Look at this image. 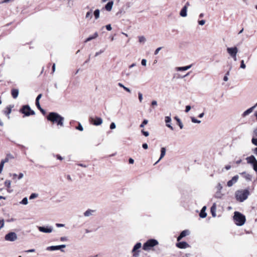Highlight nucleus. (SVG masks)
Wrapping results in <instances>:
<instances>
[{"instance_id":"4be33fe9","label":"nucleus","mask_w":257,"mask_h":257,"mask_svg":"<svg viewBox=\"0 0 257 257\" xmlns=\"http://www.w3.org/2000/svg\"><path fill=\"white\" fill-rule=\"evenodd\" d=\"M206 209V206H203L202 207V209L201 210V211H200V212L199 213V216L201 218H205L206 217L207 213L205 212Z\"/></svg>"},{"instance_id":"c756f323","label":"nucleus","mask_w":257,"mask_h":257,"mask_svg":"<svg viewBox=\"0 0 257 257\" xmlns=\"http://www.w3.org/2000/svg\"><path fill=\"white\" fill-rule=\"evenodd\" d=\"M118 85L121 87V88H123L124 89V90H125L126 91H127V92L128 93H131V90L128 87H125L123 84H122V83H118Z\"/></svg>"},{"instance_id":"09e8293b","label":"nucleus","mask_w":257,"mask_h":257,"mask_svg":"<svg viewBox=\"0 0 257 257\" xmlns=\"http://www.w3.org/2000/svg\"><path fill=\"white\" fill-rule=\"evenodd\" d=\"M257 137V127H255L253 131V138Z\"/></svg>"},{"instance_id":"6e6d98bb","label":"nucleus","mask_w":257,"mask_h":257,"mask_svg":"<svg viewBox=\"0 0 257 257\" xmlns=\"http://www.w3.org/2000/svg\"><path fill=\"white\" fill-rule=\"evenodd\" d=\"M105 27L107 31H111L112 30V28L110 24L107 25L105 26Z\"/></svg>"},{"instance_id":"dca6fc26","label":"nucleus","mask_w":257,"mask_h":257,"mask_svg":"<svg viewBox=\"0 0 257 257\" xmlns=\"http://www.w3.org/2000/svg\"><path fill=\"white\" fill-rule=\"evenodd\" d=\"M165 121L166 122V126L170 128L171 130H173L174 128L171 124V118L170 116H167L165 117Z\"/></svg>"},{"instance_id":"2f4dec72","label":"nucleus","mask_w":257,"mask_h":257,"mask_svg":"<svg viewBox=\"0 0 257 257\" xmlns=\"http://www.w3.org/2000/svg\"><path fill=\"white\" fill-rule=\"evenodd\" d=\"M36 105L37 106V108L40 110V111L43 114H45L46 113V111L44 109H43L40 104V103H36Z\"/></svg>"},{"instance_id":"680f3d73","label":"nucleus","mask_w":257,"mask_h":257,"mask_svg":"<svg viewBox=\"0 0 257 257\" xmlns=\"http://www.w3.org/2000/svg\"><path fill=\"white\" fill-rule=\"evenodd\" d=\"M35 251V249H30L28 250H25V252L29 253V252H34Z\"/></svg>"},{"instance_id":"c9c22d12","label":"nucleus","mask_w":257,"mask_h":257,"mask_svg":"<svg viewBox=\"0 0 257 257\" xmlns=\"http://www.w3.org/2000/svg\"><path fill=\"white\" fill-rule=\"evenodd\" d=\"M28 198L27 197L24 198L22 199V200L21 201V202H20V203L24 204V205H27L28 204Z\"/></svg>"},{"instance_id":"052dcab7","label":"nucleus","mask_w":257,"mask_h":257,"mask_svg":"<svg viewBox=\"0 0 257 257\" xmlns=\"http://www.w3.org/2000/svg\"><path fill=\"white\" fill-rule=\"evenodd\" d=\"M162 47H159L155 51L154 54L157 55L159 53V52L161 50Z\"/></svg>"},{"instance_id":"e2e57ef3","label":"nucleus","mask_w":257,"mask_h":257,"mask_svg":"<svg viewBox=\"0 0 257 257\" xmlns=\"http://www.w3.org/2000/svg\"><path fill=\"white\" fill-rule=\"evenodd\" d=\"M9 161V159L8 157H6L4 160H2L1 162H4V164L7 162H8Z\"/></svg>"},{"instance_id":"864d4df0","label":"nucleus","mask_w":257,"mask_h":257,"mask_svg":"<svg viewBox=\"0 0 257 257\" xmlns=\"http://www.w3.org/2000/svg\"><path fill=\"white\" fill-rule=\"evenodd\" d=\"M4 162H1L0 163V173H1L3 171V168H4Z\"/></svg>"},{"instance_id":"13d9d810","label":"nucleus","mask_w":257,"mask_h":257,"mask_svg":"<svg viewBox=\"0 0 257 257\" xmlns=\"http://www.w3.org/2000/svg\"><path fill=\"white\" fill-rule=\"evenodd\" d=\"M104 52V50H101L99 52H97L95 53V56L97 57L100 54Z\"/></svg>"},{"instance_id":"3c124183","label":"nucleus","mask_w":257,"mask_h":257,"mask_svg":"<svg viewBox=\"0 0 257 257\" xmlns=\"http://www.w3.org/2000/svg\"><path fill=\"white\" fill-rule=\"evenodd\" d=\"M54 157H55L57 158V159L60 160H62L63 158L59 155H53Z\"/></svg>"},{"instance_id":"f3484780","label":"nucleus","mask_w":257,"mask_h":257,"mask_svg":"<svg viewBox=\"0 0 257 257\" xmlns=\"http://www.w3.org/2000/svg\"><path fill=\"white\" fill-rule=\"evenodd\" d=\"M189 234V231L188 230H184L182 231L180 235L177 237V241L180 240L182 238L184 237L186 235Z\"/></svg>"},{"instance_id":"ddd939ff","label":"nucleus","mask_w":257,"mask_h":257,"mask_svg":"<svg viewBox=\"0 0 257 257\" xmlns=\"http://www.w3.org/2000/svg\"><path fill=\"white\" fill-rule=\"evenodd\" d=\"M227 52L231 57L237 54L238 52V49L236 47L227 48Z\"/></svg>"},{"instance_id":"f03ea898","label":"nucleus","mask_w":257,"mask_h":257,"mask_svg":"<svg viewBox=\"0 0 257 257\" xmlns=\"http://www.w3.org/2000/svg\"><path fill=\"white\" fill-rule=\"evenodd\" d=\"M249 195V191L248 189L238 190L235 192V196L236 200L240 202L245 200Z\"/></svg>"},{"instance_id":"a211bd4d","label":"nucleus","mask_w":257,"mask_h":257,"mask_svg":"<svg viewBox=\"0 0 257 257\" xmlns=\"http://www.w3.org/2000/svg\"><path fill=\"white\" fill-rule=\"evenodd\" d=\"M255 108V106L253 105V106L247 109V110H246L245 111H244L243 112V113L242 114V116L245 117L246 116L248 115V114H249L250 113H251L252 112V111L253 110V109Z\"/></svg>"},{"instance_id":"c03bdc74","label":"nucleus","mask_w":257,"mask_h":257,"mask_svg":"<svg viewBox=\"0 0 257 257\" xmlns=\"http://www.w3.org/2000/svg\"><path fill=\"white\" fill-rule=\"evenodd\" d=\"M141 133L143 134L144 136L145 137H148L149 136V133L148 131H145L144 130H142L141 131Z\"/></svg>"},{"instance_id":"2eb2a0df","label":"nucleus","mask_w":257,"mask_h":257,"mask_svg":"<svg viewBox=\"0 0 257 257\" xmlns=\"http://www.w3.org/2000/svg\"><path fill=\"white\" fill-rule=\"evenodd\" d=\"M176 246L179 248H186L189 247V245L185 241H181L176 243Z\"/></svg>"},{"instance_id":"412c9836","label":"nucleus","mask_w":257,"mask_h":257,"mask_svg":"<svg viewBox=\"0 0 257 257\" xmlns=\"http://www.w3.org/2000/svg\"><path fill=\"white\" fill-rule=\"evenodd\" d=\"M19 93V91L18 89L14 88L11 90V94L14 99L18 97Z\"/></svg>"},{"instance_id":"8fccbe9b","label":"nucleus","mask_w":257,"mask_h":257,"mask_svg":"<svg viewBox=\"0 0 257 257\" xmlns=\"http://www.w3.org/2000/svg\"><path fill=\"white\" fill-rule=\"evenodd\" d=\"M116 127V125L114 122H111L110 125V128L111 130L114 129Z\"/></svg>"},{"instance_id":"4d7b16f0","label":"nucleus","mask_w":257,"mask_h":257,"mask_svg":"<svg viewBox=\"0 0 257 257\" xmlns=\"http://www.w3.org/2000/svg\"><path fill=\"white\" fill-rule=\"evenodd\" d=\"M191 106L190 105H187L186 106V107H185V112H188L190 111V110L191 109Z\"/></svg>"},{"instance_id":"7ed1b4c3","label":"nucleus","mask_w":257,"mask_h":257,"mask_svg":"<svg viewBox=\"0 0 257 257\" xmlns=\"http://www.w3.org/2000/svg\"><path fill=\"white\" fill-rule=\"evenodd\" d=\"M233 219L235 224L238 226L243 225L245 222V217L241 213L235 211L234 213Z\"/></svg>"},{"instance_id":"0e129e2a","label":"nucleus","mask_w":257,"mask_h":257,"mask_svg":"<svg viewBox=\"0 0 257 257\" xmlns=\"http://www.w3.org/2000/svg\"><path fill=\"white\" fill-rule=\"evenodd\" d=\"M142 147L144 149H147L148 148V145L146 143H144L142 145Z\"/></svg>"},{"instance_id":"ea45409f","label":"nucleus","mask_w":257,"mask_h":257,"mask_svg":"<svg viewBox=\"0 0 257 257\" xmlns=\"http://www.w3.org/2000/svg\"><path fill=\"white\" fill-rule=\"evenodd\" d=\"M148 122V120L147 119H144L142 123L140 124V127L142 128L144 127L145 125L147 124Z\"/></svg>"},{"instance_id":"393cba45","label":"nucleus","mask_w":257,"mask_h":257,"mask_svg":"<svg viewBox=\"0 0 257 257\" xmlns=\"http://www.w3.org/2000/svg\"><path fill=\"white\" fill-rule=\"evenodd\" d=\"M113 5V2L112 1L109 2L105 6V9L107 11H110L112 10V6Z\"/></svg>"},{"instance_id":"a18cd8bd","label":"nucleus","mask_w":257,"mask_h":257,"mask_svg":"<svg viewBox=\"0 0 257 257\" xmlns=\"http://www.w3.org/2000/svg\"><path fill=\"white\" fill-rule=\"evenodd\" d=\"M138 97L140 102H141L143 100V94L140 92L138 93Z\"/></svg>"},{"instance_id":"a19ab883","label":"nucleus","mask_w":257,"mask_h":257,"mask_svg":"<svg viewBox=\"0 0 257 257\" xmlns=\"http://www.w3.org/2000/svg\"><path fill=\"white\" fill-rule=\"evenodd\" d=\"M240 67L241 69H245L246 68V65L244 64V62L243 60H242L240 62Z\"/></svg>"},{"instance_id":"37998d69","label":"nucleus","mask_w":257,"mask_h":257,"mask_svg":"<svg viewBox=\"0 0 257 257\" xmlns=\"http://www.w3.org/2000/svg\"><path fill=\"white\" fill-rule=\"evenodd\" d=\"M251 143L257 147V138H252L251 139Z\"/></svg>"},{"instance_id":"72a5a7b5","label":"nucleus","mask_w":257,"mask_h":257,"mask_svg":"<svg viewBox=\"0 0 257 257\" xmlns=\"http://www.w3.org/2000/svg\"><path fill=\"white\" fill-rule=\"evenodd\" d=\"M92 10H91L90 11L87 12L86 16H85L86 19L89 18L90 19H91L92 18Z\"/></svg>"},{"instance_id":"1a4fd4ad","label":"nucleus","mask_w":257,"mask_h":257,"mask_svg":"<svg viewBox=\"0 0 257 257\" xmlns=\"http://www.w3.org/2000/svg\"><path fill=\"white\" fill-rule=\"evenodd\" d=\"M17 235L14 232H10L5 236V239L9 241H14L17 240Z\"/></svg>"},{"instance_id":"6e6552de","label":"nucleus","mask_w":257,"mask_h":257,"mask_svg":"<svg viewBox=\"0 0 257 257\" xmlns=\"http://www.w3.org/2000/svg\"><path fill=\"white\" fill-rule=\"evenodd\" d=\"M142 247V243L141 242L137 243L133 247L132 250L133 257H139L141 251V248Z\"/></svg>"},{"instance_id":"69168bd1","label":"nucleus","mask_w":257,"mask_h":257,"mask_svg":"<svg viewBox=\"0 0 257 257\" xmlns=\"http://www.w3.org/2000/svg\"><path fill=\"white\" fill-rule=\"evenodd\" d=\"M56 226L58 227H64V224H61V223H56Z\"/></svg>"},{"instance_id":"473e14b6","label":"nucleus","mask_w":257,"mask_h":257,"mask_svg":"<svg viewBox=\"0 0 257 257\" xmlns=\"http://www.w3.org/2000/svg\"><path fill=\"white\" fill-rule=\"evenodd\" d=\"M11 111H12V107L10 106H9L7 107L6 110H5V111H4V113L6 115H9V114H10L11 113Z\"/></svg>"},{"instance_id":"0eeeda50","label":"nucleus","mask_w":257,"mask_h":257,"mask_svg":"<svg viewBox=\"0 0 257 257\" xmlns=\"http://www.w3.org/2000/svg\"><path fill=\"white\" fill-rule=\"evenodd\" d=\"M248 164L252 165L253 170L257 172V160L253 155H251L246 158Z\"/></svg>"},{"instance_id":"5fc2aeb1","label":"nucleus","mask_w":257,"mask_h":257,"mask_svg":"<svg viewBox=\"0 0 257 257\" xmlns=\"http://www.w3.org/2000/svg\"><path fill=\"white\" fill-rule=\"evenodd\" d=\"M141 64L143 66H146L147 65V60L145 59L142 60Z\"/></svg>"},{"instance_id":"423d86ee","label":"nucleus","mask_w":257,"mask_h":257,"mask_svg":"<svg viewBox=\"0 0 257 257\" xmlns=\"http://www.w3.org/2000/svg\"><path fill=\"white\" fill-rule=\"evenodd\" d=\"M216 192L214 195V197L217 199H221L224 195L222 193L223 185L220 183H218L215 187Z\"/></svg>"},{"instance_id":"9d476101","label":"nucleus","mask_w":257,"mask_h":257,"mask_svg":"<svg viewBox=\"0 0 257 257\" xmlns=\"http://www.w3.org/2000/svg\"><path fill=\"white\" fill-rule=\"evenodd\" d=\"M66 247L65 244H61L59 245H53V246H48L46 248V250L48 251H54L56 250H61L62 252H64V250L63 249V248H65Z\"/></svg>"},{"instance_id":"5701e85b","label":"nucleus","mask_w":257,"mask_h":257,"mask_svg":"<svg viewBox=\"0 0 257 257\" xmlns=\"http://www.w3.org/2000/svg\"><path fill=\"white\" fill-rule=\"evenodd\" d=\"M187 9L186 6H184L180 12V15L182 17H186L187 15Z\"/></svg>"},{"instance_id":"b1692460","label":"nucleus","mask_w":257,"mask_h":257,"mask_svg":"<svg viewBox=\"0 0 257 257\" xmlns=\"http://www.w3.org/2000/svg\"><path fill=\"white\" fill-rule=\"evenodd\" d=\"M192 67V65H188L184 67H178L176 68V70L178 71H186Z\"/></svg>"},{"instance_id":"a878e982","label":"nucleus","mask_w":257,"mask_h":257,"mask_svg":"<svg viewBox=\"0 0 257 257\" xmlns=\"http://www.w3.org/2000/svg\"><path fill=\"white\" fill-rule=\"evenodd\" d=\"M216 204L215 203H214L213 204V205L211 206V209H210V211H211L212 216L214 217L216 216Z\"/></svg>"},{"instance_id":"cd10ccee","label":"nucleus","mask_w":257,"mask_h":257,"mask_svg":"<svg viewBox=\"0 0 257 257\" xmlns=\"http://www.w3.org/2000/svg\"><path fill=\"white\" fill-rule=\"evenodd\" d=\"M95 211L93 210H91V209H88L84 213V215L85 216V217H88V216H90L91 215H92V213L94 212Z\"/></svg>"},{"instance_id":"de8ad7c7","label":"nucleus","mask_w":257,"mask_h":257,"mask_svg":"<svg viewBox=\"0 0 257 257\" xmlns=\"http://www.w3.org/2000/svg\"><path fill=\"white\" fill-rule=\"evenodd\" d=\"M229 74V71H227L225 75L223 77V80L224 81H227L228 79L227 76Z\"/></svg>"},{"instance_id":"39448f33","label":"nucleus","mask_w":257,"mask_h":257,"mask_svg":"<svg viewBox=\"0 0 257 257\" xmlns=\"http://www.w3.org/2000/svg\"><path fill=\"white\" fill-rule=\"evenodd\" d=\"M20 112L27 116L35 114V111L31 109L29 105H23L20 109Z\"/></svg>"},{"instance_id":"bf43d9fd","label":"nucleus","mask_w":257,"mask_h":257,"mask_svg":"<svg viewBox=\"0 0 257 257\" xmlns=\"http://www.w3.org/2000/svg\"><path fill=\"white\" fill-rule=\"evenodd\" d=\"M205 23V21L204 20H200V21H198V24L200 25H204Z\"/></svg>"},{"instance_id":"f8f14e48","label":"nucleus","mask_w":257,"mask_h":257,"mask_svg":"<svg viewBox=\"0 0 257 257\" xmlns=\"http://www.w3.org/2000/svg\"><path fill=\"white\" fill-rule=\"evenodd\" d=\"M38 230L42 232L49 233L53 231V228L51 226L47 225L44 226H38Z\"/></svg>"},{"instance_id":"4c0bfd02","label":"nucleus","mask_w":257,"mask_h":257,"mask_svg":"<svg viewBox=\"0 0 257 257\" xmlns=\"http://www.w3.org/2000/svg\"><path fill=\"white\" fill-rule=\"evenodd\" d=\"M38 196V194H37V193H32L31 194V195L30 196V197H29V199L30 200L31 199H33L34 198H37Z\"/></svg>"},{"instance_id":"338daca9","label":"nucleus","mask_w":257,"mask_h":257,"mask_svg":"<svg viewBox=\"0 0 257 257\" xmlns=\"http://www.w3.org/2000/svg\"><path fill=\"white\" fill-rule=\"evenodd\" d=\"M24 177V175L22 173L19 174L18 176V179H21Z\"/></svg>"},{"instance_id":"4468645a","label":"nucleus","mask_w":257,"mask_h":257,"mask_svg":"<svg viewBox=\"0 0 257 257\" xmlns=\"http://www.w3.org/2000/svg\"><path fill=\"white\" fill-rule=\"evenodd\" d=\"M238 179V176L235 175L234 177L232 178V179L228 181L227 183V185L228 187H231L233 184H234L235 183L237 182V180Z\"/></svg>"},{"instance_id":"bb28decb","label":"nucleus","mask_w":257,"mask_h":257,"mask_svg":"<svg viewBox=\"0 0 257 257\" xmlns=\"http://www.w3.org/2000/svg\"><path fill=\"white\" fill-rule=\"evenodd\" d=\"M98 37V33L97 32H95L93 36H89L88 38H87L85 41V42L86 43L87 42H89L93 39H94L95 38H96L97 37Z\"/></svg>"},{"instance_id":"7c9ffc66","label":"nucleus","mask_w":257,"mask_h":257,"mask_svg":"<svg viewBox=\"0 0 257 257\" xmlns=\"http://www.w3.org/2000/svg\"><path fill=\"white\" fill-rule=\"evenodd\" d=\"M100 11L98 9H96L94 12V16L95 19L97 20L99 18Z\"/></svg>"},{"instance_id":"f257e3e1","label":"nucleus","mask_w":257,"mask_h":257,"mask_svg":"<svg viewBox=\"0 0 257 257\" xmlns=\"http://www.w3.org/2000/svg\"><path fill=\"white\" fill-rule=\"evenodd\" d=\"M47 119L53 123H56L58 126H64V118L57 112H50L47 116Z\"/></svg>"},{"instance_id":"603ef678","label":"nucleus","mask_w":257,"mask_h":257,"mask_svg":"<svg viewBox=\"0 0 257 257\" xmlns=\"http://www.w3.org/2000/svg\"><path fill=\"white\" fill-rule=\"evenodd\" d=\"M60 239L61 241H66L68 240V238L66 236L61 237Z\"/></svg>"},{"instance_id":"58836bf2","label":"nucleus","mask_w":257,"mask_h":257,"mask_svg":"<svg viewBox=\"0 0 257 257\" xmlns=\"http://www.w3.org/2000/svg\"><path fill=\"white\" fill-rule=\"evenodd\" d=\"M191 119L192 122L193 123H200L201 122L200 120L196 119L194 117H191Z\"/></svg>"},{"instance_id":"9b49d317","label":"nucleus","mask_w":257,"mask_h":257,"mask_svg":"<svg viewBox=\"0 0 257 257\" xmlns=\"http://www.w3.org/2000/svg\"><path fill=\"white\" fill-rule=\"evenodd\" d=\"M89 122L94 125H99L102 124L103 120L102 119L99 117H90Z\"/></svg>"},{"instance_id":"79ce46f5","label":"nucleus","mask_w":257,"mask_h":257,"mask_svg":"<svg viewBox=\"0 0 257 257\" xmlns=\"http://www.w3.org/2000/svg\"><path fill=\"white\" fill-rule=\"evenodd\" d=\"M76 128L80 131H82L83 130V127L80 123H78V125L76 127Z\"/></svg>"},{"instance_id":"49530a36","label":"nucleus","mask_w":257,"mask_h":257,"mask_svg":"<svg viewBox=\"0 0 257 257\" xmlns=\"http://www.w3.org/2000/svg\"><path fill=\"white\" fill-rule=\"evenodd\" d=\"M42 94H39L36 99V103H40L39 102V100L42 97Z\"/></svg>"},{"instance_id":"774afa93","label":"nucleus","mask_w":257,"mask_h":257,"mask_svg":"<svg viewBox=\"0 0 257 257\" xmlns=\"http://www.w3.org/2000/svg\"><path fill=\"white\" fill-rule=\"evenodd\" d=\"M253 153L257 156V147L252 150Z\"/></svg>"},{"instance_id":"c85d7f7f","label":"nucleus","mask_w":257,"mask_h":257,"mask_svg":"<svg viewBox=\"0 0 257 257\" xmlns=\"http://www.w3.org/2000/svg\"><path fill=\"white\" fill-rule=\"evenodd\" d=\"M175 119L177 121L180 128L181 129H182L183 128V124L182 122H181V119L179 118H178L177 116H175Z\"/></svg>"},{"instance_id":"6ab92c4d","label":"nucleus","mask_w":257,"mask_h":257,"mask_svg":"<svg viewBox=\"0 0 257 257\" xmlns=\"http://www.w3.org/2000/svg\"><path fill=\"white\" fill-rule=\"evenodd\" d=\"M166 150L164 147H162L161 149V155L159 159L154 164L156 165L165 156L166 154Z\"/></svg>"},{"instance_id":"20e7f679","label":"nucleus","mask_w":257,"mask_h":257,"mask_svg":"<svg viewBox=\"0 0 257 257\" xmlns=\"http://www.w3.org/2000/svg\"><path fill=\"white\" fill-rule=\"evenodd\" d=\"M159 244L158 241L155 239H150L147 240L143 246L144 250H149L151 248Z\"/></svg>"},{"instance_id":"e433bc0d","label":"nucleus","mask_w":257,"mask_h":257,"mask_svg":"<svg viewBox=\"0 0 257 257\" xmlns=\"http://www.w3.org/2000/svg\"><path fill=\"white\" fill-rule=\"evenodd\" d=\"M139 42L140 43H144L146 42V38L144 36H140L139 37Z\"/></svg>"},{"instance_id":"f704fd0d","label":"nucleus","mask_w":257,"mask_h":257,"mask_svg":"<svg viewBox=\"0 0 257 257\" xmlns=\"http://www.w3.org/2000/svg\"><path fill=\"white\" fill-rule=\"evenodd\" d=\"M11 181L9 180H6L5 182V186L8 188L9 189L11 187Z\"/></svg>"},{"instance_id":"aec40b11","label":"nucleus","mask_w":257,"mask_h":257,"mask_svg":"<svg viewBox=\"0 0 257 257\" xmlns=\"http://www.w3.org/2000/svg\"><path fill=\"white\" fill-rule=\"evenodd\" d=\"M246 181H250L252 178L251 175L249 174L248 173H246L245 172H243L240 174Z\"/></svg>"}]
</instances>
